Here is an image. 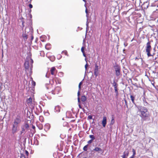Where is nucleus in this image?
<instances>
[{
	"mask_svg": "<svg viewBox=\"0 0 158 158\" xmlns=\"http://www.w3.org/2000/svg\"><path fill=\"white\" fill-rule=\"evenodd\" d=\"M34 85H35V82H34Z\"/></svg>",
	"mask_w": 158,
	"mask_h": 158,
	"instance_id": "53",
	"label": "nucleus"
},
{
	"mask_svg": "<svg viewBox=\"0 0 158 158\" xmlns=\"http://www.w3.org/2000/svg\"><path fill=\"white\" fill-rule=\"evenodd\" d=\"M39 120L41 122H43L44 121V118L43 116H39Z\"/></svg>",
	"mask_w": 158,
	"mask_h": 158,
	"instance_id": "23",
	"label": "nucleus"
},
{
	"mask_svg": "<svg viewBox=\"0 0 158 158\" xmlns=\"http://www.w3.org/2000/svg\"><path fill=\"white\" fill-rule=\"evenodd\" d=\"M80 90H79L78 91V92H77V96H78V97H79V96L80 95Z\"/></svg>",
	"mask_w": 158,
	"mask_h": 158,
	"instance_id": "40",
	"label": "nucleus"
},
{
	"mask_svg": "<svg viewBox=\"0 0 158 158\" xmlns=\"http://www.w3.org/2000/svg\"><path fill=\"white\" fill-rule=\"evenodd\" d=\"M135 157V156H134L133 155H132L130 157V158H134Z\"/></svg>",
	"mask_w": 158,
	"mask_h": 158,
	"instance_id": "48",
	"label": "nucleus"
},
{
	"mask_svg": "<svg viewBox=\"0 0 158 158\" xmlns=\"http://www.w3.org/2000/svg\"><path fill=\"white\" fill-rule=\"evenodd\" d=\"M153 50H154L155 51V47L154 48Z\"/></svg>",
	"mask_w": 158,
	"mask_h": 158,
	"instance_id": "52",
	"label": "nucleus"
},
{
	"mask_svg": "<svg viewBox=\"0 0 158 158\" xmlns=\"http://www.w3.org/2000/svg\"><path fill=\"white\" fill-rule=\"evenodd\" d=\"M107 123V118L106 117L104 116L102 121V124L103 127H105Z\"/></svg>",
	"mask_w": 158,
	"mask_h": 158,
	"instance_id": "12",
	"label": "nucleus"
},
{
	"mask_svg": "<svg viewBox=\"0 0 158 158\" xmlns=\"http://www.w3.org/2000/svg\"><path fill=\"white\" fill-rule=\"evenodd\" d=\"M83 56H85V57H86V55H85V52H84V53H83Z\"/></svg>",
	"mask_w": 158,
	"mask_h": 158,
	"instance_id": "49",
	"label": "nucleus"
},
{
	"mask_svg": "<svg viewBox=\"0 0 158 158\" xmlns=\"http://www.w3.org/2000/svg\"><path fill=\"white\" fill-rule=\"evenodd\" d=\"M50 71L51 74L52 75L55 76L57 74V70L54 67H52Z\"/></svg>",
	"mask_w": 158,
	"mask_h": 158,
	"instance_id": "5",
	"label": "nucleus"
},
{
	"mask_svg": "<svg viewBox=\"0 0 158 158\" xmlns=\"http://www.w3.org/2000/svg\"><path fill=\"white\" fill-rule=\"evenodd\" d=\"M24 67L26 70L28 69L29 67V62L26 61L24 63Z\"/></svg>",
	"mask_w": 158,
	"mask_h": 158,
	"instance_id": "16",
	"label": "nucleus"
},
{
	"mask_svg": "<svg viewBox=\"0 0 158 158\" xmlns=\"http://www.w3.org/2000/svg\"><path fill=\"white\" fill-rule=\"evenodd\" d=\"M30 17H31H31H32V15H30Z\"/></svg>",
	"mask_w": 158,
	"mask_h": 158,
	"instance_id": "56",
	"label": "nucleus"
},
{
	"mask_svg": "<svg viewBox=\"0 0 158 158\" xmlns=\"http://www.w3.org/2000/svg\"><path fill=\"white\" fill-rule=\"evenodd\" d=\"M129 154V152L128 150L125 151L123 152V154L122 156V158H127Z\"/></svg>",
	"mask_w": 158,
	"mask_h": 158,
	"instance_id": "13",
	"label": "nucleus"
},
{
	"mask_svg": "<svg viewBox=\"0 0 158 158\" xmlns=\"http://www.w3.org/2000/svg\"><path fill=\"white\" fill-rule=\"evenodd\" d=\"M132 1H134V0H132Z\"/></svg>",
	"mask_w": 158,
	"mask_h": 158,
	"instance_id": "59",
	"label": "nucleus"
},
{
	"mask_svg": "<svg viewBox=\"0 0 158 158\" xmlns=\"http://www.w3.org/2000/svg\"><path fill=\"white\" fill-rule=\"evenodd\" d=\"M145 76H146L148 77V76L146 74H145Z\"/></svg>",
	"mask_w": 158,
	"mask_h": 158,
	"instance_id": "54",
	"label": "nucleus"
},
{
	"mask_svg": "<svg viewBox=\"0 0 158 158\" xmlns=\"http://www.w3.org/2000/svg\"><path fill=\"white\" fill-rule=\"evenodd\" d=\"M94 73L96 77L99 74L98 66L97 64H96L95 65V69L94 70Z\"/></svg>",
	"mask_w": 158,
	"mask_h": 158,
	"instance_id": "6",
	"label": "nucleus"
},
{
	"mask_svg": "<svg viewBox=\"0 0 158 158\" xmlns=\"http://www.w3.org/2000/svg\"><path fill=\"white\" fill-rule=\"evenodd\" d=\"M29 7L30 8H32L33 6L31 4H29Z\"/></svg>",
	"mask_w": 158,
	"mask_h": 158,
	"instance_id": "42",
	"label": "nucleus"
},
{
	"mask_svg": "<svg viewBox=\"0 0 158 158\" xmlns=\"http://www.w3.org/2000/svg\"><path fill=\"white\" fill-rule=\"evenodd\" d=\"M25 152L27 156H28L29 155V152H28L27 150H25Z\"/></svg>",
	"mask_w": 158,
	"mask_h": 158,
	"instance_id": "39",
	"label": "nucleus"
},
{
	"mask_svg": "<svg viewBox=\"0 0 158 158\" xmlns=\"http://www.w3.org/2000/svg\"><path fill=\"white\" fill-rule=\"evenodd\" d=\"M114 68L115 70V71L121 70L120 66L117 64H116L114 66Z\"/></svg>",
	"mask_w": 158,
	"mask_h": 158,
	"instance_id": "14",
	"label": "nucleus"
},
{
	"mask_svg": "<svg viewBox=\"0 0 158 158\" xmlns=\"http://www.w3.org/2000/svg\"><path fill=\"white\" fill-rule=\"evenodd\" d=\"M78 106H79V108H80L81 109H82V107L80 105V104H79Z\"/></svg>",
	"mask_w": 158,
	"mask_h": 158,
	"instance_id": "47",
	"label": "nucleus"
},
{
	"mask_svg": "<svg viewBox=\"0 0 158 158\" xmlns=\"http://www.w3.org/2000/svg\"><path fill=\"white\" fill-rule=\"evenodd\" d=\"M32 0H30V1L31 2Z\"/></svg>",
	"mask_w": 158,
	"mask_h": 158,
	"instance_id": "57",
	"label": "nucleus"
},
{
	"mask_svg": "<svg viewBox=\"0 0 158 158\" xmlns=\"http://www.w3.org/2000/svg\"><path fill=\"white\" fill-rule=\"evenodd\" d=\"M25 131V129L23 127H22V131H20L21 132V134H22Z\"/></svg>",
	"mask_w": 158,
	"mask_h": 158,
	"instance_id": "30",
	"label": "nucleus"
},
{
	"mask_svg": "<svg viewBox=\"0 0 158 158\" xmlns=\"http://www.w3.org/2000/svg\"><path fill=\"white\" fill-rule=\"evenodd\" d=\"M21 122V120L20 119V116H17L14 120L13 123L18 125Z\"/></svg>",
	"mask_w": 158,
	"mask_h": 158,
	"instance_id": "8",
	"label": "nucleus"
},
{
	"mask_svg": "<svg viewBox=\"0 0 158 158\" xmlns=\"http://www.w3.org/2000/svg\"><path fill=\"white\" fill-rule=\"evenodd\" d=\"M77 99H78V102H80V98L79 97H78Z\"/></svg>",
	"mask_w": 158,
	"mask_h": 158,
	"instance_id": "46",
	"label": "nucleus"
},
{
	"mask_svg": "<svg viewBox=\"0 0 158 158\" xmlns=\"http://www.w3.org/2000/svg\"><path fill=\"white\" fill-rule=\"evenodd\" d=\"M23 127L24 128L27 130H28L29 127V125L27 123H25L23 125Z\"/></svg>",
	"mask_w": 158,
	"mask_h": 158,
	"instance_id": "22",
	"label": "nucleus"
},
{
	"mask_svg": "<svg viewBox=\"0 0 158 158\" xmlns=\"http://www.w3.org/2000/svg\"><path fill=\"white\" fill-rule=\"evenodd\" d=\"M88 65L87 64H86L85 65V69H87V68L88 67Z\"/></svg>",
	"mask_w": 158,
	"mask_h": 158,
	"instance_id": "43",
	"label": "nucleus"
},
{
	"mask_svg": "<svg viewBox=\"0 0 158 158\" xmlns=\"http://www.w3.org/2000/svg\"><path fill=\"white\" fill-rule=\"evenodd\" d=\"M125 102H126V100H125Z\"/></svg>",
	"mask_w": 158,
	"mask_h": 158,
	"instance_id": "58",
	"label": "nucleus"
},
{
	"mask_svg": "<svg viewBox=\"0 0 158 158\" xmlns=\"http://www.w3.org/2000/svg\"><path fill=\"white\" fill-rule=\"evenodd\" d=\"M52 81H50V83L47 84L46 85V88L48 90V91L49 93L52 92V90H53V84L52 83Z\"/></svg>",
	"mask_w": 158,
	"mask_h": 158,
	"instance_id": "3",
	"label": "nucleus"
},
{
	"mask_svg": "<svg viewBox=\"0 0 158 158\" xmlns=\"http://www.w3.org/2000/svg\"><path fill=\"white\" fill-rule=\"evenodd\" d=\"M139 110L141 113L140 116L145 120L148 118H149L150 114L146 108L144 107H142L139 109Z\"/></svg>",
	"mask_w": 158,
	"mask_h": 158,
	"instance_id": "2",
	"label": "nucleus"
},
{
	"mask_svg": "<svg viewBox=\"0 0 158 158\" xmlns=\"http://www.w3.org/2000/svg\"><path fill=\"white\" fill-rule=\"evenodd\" d=\"M115 74L117 76H118L120 74V70L115 71Z\"/></svg>",
	"mask_w": 158,
	"mask_h": 158,
	"instance_id": "24",
	"label": "nucleus"
},
{
	"mask_svg": "<svg viewBox=\"0 0 158 158\" xmlns=\"http://www.w3.org/2000/svg\"><path fill=\"white\" fill-rule=\"evenodd\" d=\"M28 105H31L32 103V99L30 97L26 101Z\"/></svg>",
	"mask_w": 158,
	"mask_h": 158,
	"instance_id": "17",
	"label": "nucleus"
},
{
	"mask_svg": "<svg viewBox=\"0 0 158 158\" xmlns=\"http://www.w3.org/2000/svg\"><path fill=\"white\" fill-rule=\"evenodd\" d=\"M152 72L154 73H158V66H154L151 68Z\"/></svg>",
	"mask_w": 158,
	"mask_h": 158,
	"instance_id": "11",
	"label": "nucleus"
},
{
	"mask_svg": "<svg viewBox=\"0 0 158 158\" xmlns=\"http://www.w3.org/2000/svg\"><path fill=\"white\" fill-rule=\"evenodd\" d=\"M85 2L86 1H85V0H83Z\"/></svg>",
	"mask_w": 158,
	"mask_h": 158,
	"instance_id": "55",
	"label": "nucleus"
},
{
	"mask_svg": "<svg viewBox=\"0 0 158 158\" xmlns=\"http://www.w3.org/2000/svg\"><path fill=\"white\" fill-rule=\"evenodd\" d=\"M94 150L96 152H99L102 153H103L104 152L103 150L101 149V148L98 147H95L94 149Z\"/></svg>",
	"mask_w": 158,
	"mask_h": 158,
	"instance_id": "15",
	"label": "nucleus"
},
{
	"mask_svg": "<svg viewBox=\"0 0 158 158\" xmlns=\"http://www.w3.org/2000/svg\"><path fill=\"white\" fill-rule=\"evenodd\" d=\"M63 53H64L65 55H68V52H67L66 51H63L62 52Z\"/></svg>",
	"mask_w": 158,
	"mask_h": 158,
	"instance_id": "34",
	"label": "nucleus"
},
{
	"mask_svg": "<svg viewBox=\"0 0 158 158\" xmlns=\"http://www.w3.org/2000/svg\"><path fill=\"white\" fill-rule=\"evenodd\" d=\"M88 144H87L86 145H85L83 148V150L84 151H87L88 150Z\"/></svg>",
	"mask_w": 158,
	"mask_h": 158,
	"instance_id": "26",
	"label": "nucleus"
},
{
	"mask_svg": "<svg viewBox=\"0 0 158 158\" xmlns=\"http://www.w3.org/2000/svg\"><path fill=\"white\" fill-rule=\"evenodd\" d=\"M45 48L46 49L48 50L51 48V45L50 44H47L45 46Z\"/></svg>",
	"mask_w": 158,
	"mask_h": 158,
	"instance_id": "21",
	"label": "nucleus"
},
{
	"mask_svg": "<svg viewBox=\"0 0 158 158\" xmlns=\"http://www.w3.org/2000/svg\"><path fill=\"white\" fill-rule=\"evenodd\" d=\"M89 137L91 139L94 140L95 139L94 136L93 135H89Z\"/></svg>",
	"mask_w": 158,
	"mask_h": 158,
	"instance_id": "28",
	"label": "nucleus"
},
{
	"mask_svg": "<svg viewBox=\"0 0 158 158\" xmlns=\"http://www.w3.org/2000/svg\"><path fill=\"white\" fill-rule=\"evenodd\" d=\"M130 98H131V99L132 102L133 104H135V96L132 95H130Z\"/></svg>",
	"mask_w": 158,
	"mask_h": 158,
	"instance_id": "18",
	"label": "nucleus"
},
{
	"mask_svg": "<svg viewBox=\"0 0 158 158\" xmlns=\"http://www.w3.org/2000/svg\"><path fill=\"white\" fill-rule=\"evenodd\" d=\"M53 80H54L56 83L60 84L61 83V80L60 79L56 77H54L52 80H51V81L53 83H54Z\"/></svg>",
	"mask_w": 158,
	"mask_h": 158,
	"instance_id": "9",
	"label": "nucleus"
},
{
	"mask_svg": "<svg viewBox=\"0 0 158 158\" xmlns=\"http://www.w3.org/2000/svg\"><path fill=\"white\" fill-rule=\"evenodd\" d=\"M18 125L13 123L12 127V133L13 134L15 133L17 130Z\"/></svg>",
	"mask_w": 158,
	"mask_h": 158,
	"instance_id": "7",
	"label": "nucleus"
},
{
	"mask_svg": "<svg viewBox=\"0 0 158 158\" xmlns=\"http://www.w3.org/2000/svg\"><path fill=\"white\" fill-rule=\"evenodd\" d=\"M61 88L60 87L57 86L54 89L52 90V93L53 94H58L61 91Z\"/></svg>",
	"mask_w": 158,
	"mask_h": 158,
	"instance_id": "4",
	"label": "nucleus"
},
{
	"mask_svg": "<svg viewBox=\"0 0 158 158\" xmlns=\"http://www.w3.org/2000/svg\"><path fill=\"white\" fill-rule=\"evenodd\" d=\"M55 110L56 111L58 112H60V107L59 106H56L55 107Z\"/></svg>",
	"mask_w": 158,
	"mask_h": 158,
	"instance_id": "25",
	"label": "nucleus"
},
{
	"mask_svg": "<svg viewBox=\"0 0 158 158\" xmlns=\"http://www.w3.org/2000/svg\"><path fill=\"white\" fill-rule=\"evenodd\" d=\"M114 118L113 115L111 117V120L110 123V125H113L114 123Z\"/></svg>",
	"mask_w": 158,
	"mask_h": 158,
	"instance_id": "19",
	"label": "nucleus"
},
{
	"mask_svg": "<svg viewBox=\"0 0 158 158\" xmlns=\"http://www.w3.org/2000/svg\"><path fill=\"white\" fill-rule=\"evenodd\" d=\"M86 97L85 95L82 96L81 98V100L82 102H84L86 100Z\"/></svg>",
	"mask_w": 158,
	"mask_h": 158,
	"instance_id": "20",
	"label": "nucleus"
},
{
	"mask_svg": "<svg viewBox=\"0 0 158 158\" xmlns=\"http://www.w3.org/2000/svg\"><path fill=\"white\" fill-rule=\"evenodd\" d=\"M81 51L82 53H84V47H82L81 48Z\"/></svg>",
	"mask_w": 158,
	"mask_h": 158,
	"instance_id": "37",
	"label": "nucleus"
},
{
	"mask_svg": "<svg viewBox=\"0 0 158 158\" xmlns=\"http://www.w3.org/2000/svg\"><path fill=\"white\" fill-rule=\"evenodd\" d=\"M38 127L40 130H42L43 128V125L41 124H40L38 126Z\"/></svg>",
	"mask_w": 158,
	"mask_h": 158,
	"instance_id": "27",
	"label": "nucleus"
},
{
	"mask_svg": "<svg viewBox=\"0 0 158 158\" xmlns=\"http://www.w3.org/2000/svg\"><path fill=\"white\" fill-rule=\"evenodd\" d=\"M32 128L34 129V130H35V126L34 125H32Z\"/></svg>",
	"mask_w": 158,
	"mask_h": 158,
	"instance_id": "44",
	"label": "nucleus"
},
{
	"mask_svg": "<svg viewBox=\"0 0 158 158\" xmlns=\"http://www.w3.org/2000/svg\"><path fill=\"white\" fill-rule=\"evenodd\" d=\"M85 12L87 13V9H86L85 10Z\"/></svg>",
	"mask_w": 158,
	"mask_h": 158,
	"instance_id": "51",
	"label": "nucleus"
},
{
	"mask_svg": "<svg viewBox=\"0 0 158 158\" xmlns=\"http://www.w3.org/2000/svg\"><path fill=\"white\" fill-rule=\"evenodd\" d=\"M23 24H24V22L23 21L22 22V25H23V27L24 26V25H23Z\"/></svg>",
	"mask_w": 158,
	"mask_h": 158,
	"instance_id": "50",
	"label": "nucleus"
},
{
	"mask_svg": "<svg viewBox=\"0 0 158 158\" xmlns=\"http://www.w3.org/2000/svg\"><path fill=\"white\" fill-rule=\"evenodd\" d=\"M88 118L89 119H91L92 118V117L91 115H89Z\"/></svg>",
	"mask_w": 158,
	"mask_h": 158,
	"instance_id": "41",
	"label": "nucleus"
},
{
	"mask_svg": "<svg viewBox=\"0 0 158 158\" xmlns=\"http://www.w3.org/2000/svg\"><path fill=\"white\" fill-rule=\"evenodd\" d=\"M23 38H25L26 39H27V35L26 34H23Z\"/></svg>",
	"mask_w": 158,
	"mask_h": 158,
	"instance_id": "29",
	"label": "nucleus"
},
{
	"mask_svg": "<svg viewBox=\"0 0 158 158\" xmlns=\"http://www.w3.org/2000/svg\"><path fill=\"white\" fill-rule=\"evenodd\" d=\"M20 158H26L25 156L22 154H21Z\"/></svg>",
	"mask_w": 158,
	"mask_h": 158,
	"instance_id": "33",
	"label": "nucleus"
},
{
	"mask_svg": "<svg viewBox=\"0 0 158 158\" xmlns=\"http://www.w3.org/2000/svg\"><path fill=\"white\" fill-rule=\"evenodd\" d=\"M113 86L114 87L115 92L117 96H118V92L117 89V84L115 81H114L113 83Z\"/></svg>",
	"mask_w": 158,
	"mask_h": 158,
	"instance_id": "10",
	"label": "nucleus"
},
{
	"mask_svg": "<svg viewBox=\"0 0 158 158\" xmlns=\"http://www.w3.org/2000/svg\"><path fill=\"white\" fill-rule=\"evenodd\" d=\"M93 140L91 139L88 141L87 142L88 144H90L93 142Z\"/></svg>",
	"mask_w": 158,
	"mask_h": 158,
	"instance_id": "35",
	"label": "nucleus"
},
{
	"mask_svg": "<svg viewBox=\"0 0 158 158\" xmlns=\"http://www.w3.org/2000/svg\"><path fill=\"white\" fill-rule=\"evenodd\" d=\"M140 59H141L140 56H138V57H136L135 58V60H139Z\"/></svg>",
	"mask_w": 158,
	"mask_h": 158,
	"instance_id": "38",
	"label": "nucleus"
},
{
	"mask_svg": "<svg viewBox=\"0 0 158 158\" xmlns=\"http://www.w3.org/2000/svg\"><path fill=\"white\" fill-rule=\"evenodd\" d=\"M132 152H133V155H132L134 156H135V155L136 154V152H135V150L133 149H132Z\"/></svg>",
	"mask_w": 158,
	"mask_h": 158,
	"instance_id": "31",
	"label": "nucleus"
},
{
	"mask_svg": "<svg viewBox=\"0 0 158 158\" xmlns=\"http://www.w3.org/2000/svg\"><path fill=\"white\" fill-rule=\"evenodd\" d=\"M152 50V47L151 45V42L149 41L147 43L145 51L148 57L152 56V60L155 62H157L158 60V52L156 55L155 53H153L152 54L151 53V51Z\"/></svg>",
	"mask_w": 158,
	"mask_h": 158,
	"instance_id": "1",
	"label": "nucleus"
},
{
	"mask_svg": "<svg viewBox=\"0 0 158 158\" xmlns=\"http://www.w3.org/2000/svg\"><path fill=\"white\" fill-rule=\"evenodd\" d=\"M34 39V36L32 35H31V40H32Z\"/></svg>",
	"mask_w": 158,
	"mask_h": 158,
	"instance_id": "45",
	"label": "nucleus"
},
{
	"mask_svg": "<svg viewBox=\"0 0 158 158\" xmlns=\"http://www.w3.org/2000/svg\"><path fill=\"white\" fill-rule=\"evenodd\" d=\"M27 21L28 22L30 23V26H31V25H32V21H31V20H27Z\"/></svg>",
	"mask_w": 158,
	"mask_h": 158,
	"instance_id": "36",
	"label": "nucleus"
},
{
	"mask_svg": "<svg viewBox=\"0 0 158 158\" xmlns=\"http://www.w3.org/2000/svg\"><path fill=\"white\" fill-rule=\"evenodd\" d=\"M82 82H80L79 84V85H78V88H79V90H81V85H82Z\"/></svg>",
	"mask_w": 158,
	"mask_h": 158,
	"instance_id": "32",
	"label": "nucleus"
}]
</instances>
